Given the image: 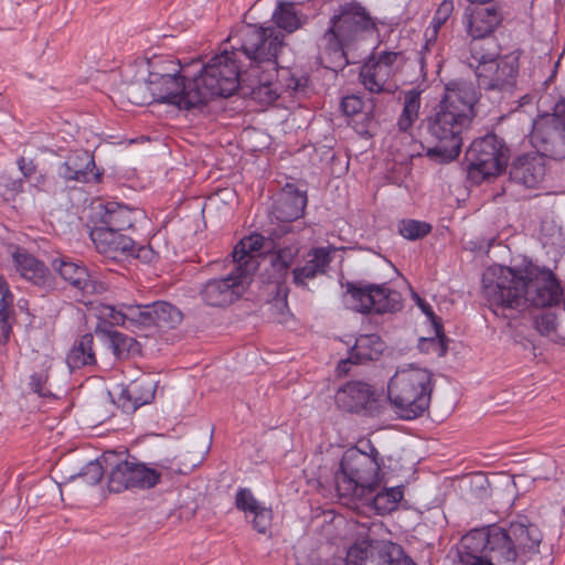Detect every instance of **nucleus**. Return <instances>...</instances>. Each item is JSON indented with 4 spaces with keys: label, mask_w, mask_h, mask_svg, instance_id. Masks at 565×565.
<instances>
[{
    "label": "nucleus",
    "mask_w": 565,
    "mask_h": 565,
    "mask_svg": "<svg viewBox=\"0 0 565 565\" xmlns=\"http://www.w3.org/2000/svg\"><path fill=\"white\" fill-rule=\"evenodd\" d=\"M262 34V25H241L227 38L231 50L224 49L221 54L211 57L193 75L199 108L214 97L227 98L235 93L259 104L271 103L275 95L266 85L276 76L274 63L269 58L274 55L269 47L267 52L262 50L265 41Z\"/></svg>",
    "instance_id": "1"
},
{
    "label": "nucleus",
    "mask_w": 565,
    "mask_h": 565,
    "mask_svg": "<svg viewBox=\"0 0 565 565\" xmlns=\"http://www.w3.org/2000/svg\"><path fill=\"white\" fill-rule=\"evenodd\" d=\"M483 296L491 310L546 308L565 299L561 280L530 258L514 259L510 266H492L482 275Z\"/></svg>",
    "instance_id": "2"
},
{
    "label": "nucleus",
    "mask_w": 565,
    "mask_h": 565,
    "mask_svg": "<svg viewBox=\"0 0 565 565\" xmlns=\"http://www.w3.org/2000/svg\"><path fill=\"white\" fill-rule=\"evenodd\" d=\"M461 565H520L507 527L490 525L465 534L458 547Z\"/></svg>",
    "instance_id": "3"
},
{
    "label": "nucleus",
    "mask_w": 565,
    "mask_h": 565,
    "mask_svg": "<svg viewBox=\"0 0 565 565\" xmlns=\"http://www.w3.org/2000/svg\"><path fill=\"white\" fill-rule=\"evenodd\" d=\"M433 374L426 369L397 370L387 385V398L396 414L406 420L420 417L429 407Z\"/></svg>",
    "instance_id": "4"
},
{
    "label": "nucleus",
    "mask_w": 565,
    "mask_h": 565,
    "mask_svg": "<svg viewBox=\"0 0 565 565\" xmlns=\"http://www.w3.org/2000/svg\"><path fill=\"white\" fill-rule=\"evenodd\" d=\"M473 118L461 113L448 103H438L434 114L427 118V131L436 141L434 147H428L426 156L437 163H448L458 158L463 137Z\"/></svg>",
    "instance_id": "5"
},
{
    "label": "nucleus",
    "mask_w": 565,
    "mask_h": 565,
    "mask_svg": "<svg viewBox=\"0 0 565 565\" xmlns=\"http://www.w3.org/2000/svg\"><path fill=\"white\" fill-rule=\"evenodd\" d=\"M383 479L380 463L359 448L348 449L343 454L334 476L339 495L351 500L365 498L372 490L380 488Z\"/></svg>",
    "instance_id": "6"
},
{
    "label": "nucleus",
    "mask_w": 565,
    "mask_h": 565,
    "mask_svg": "<svg viewBox=\"0 0 565 565\" xmlns=\"http://www.w3.org/2000/svg\"><path fill=\"white\" fill-rule=\"evenodd\" d=\"M510 150L495 134L475 139L466 152L467 180L472 185L501 174L507 169Z\"/></svg>",
    "instance_id": "7"
},
{
    "label": "nucleus",
    "mask_w": 565,
    "mask_h": 565,
    "mask_svg": "<svg viewBox=\"0 0 565 565\" xmlns=\"http://www.w3.org/2000/svg\"><path fill=\"white\" fill-rule=\"evenodd\" d=\"M300 250L301 247L298 243L275 244L271 249H267L268 266L265 268L263 276L267 282L275 285L271 291L275 295L270 302L278 315L282 317L289 312L288 295L290 288L287 280L290 275L292 276V269L297 265Z\"/></svg>",
    "instance_id": "8"
},
{
    "label": "nucleus",
    "mask_w": 565,
    "mask_h": 565,
    "mask_svg": "<svg viewBox=\"0 0 565 565\" xmlns=\"http://www.w3.org/2000/svg\"><path fill=\"white\" fill-rule=\"evenodd\" d=\"M345 290L351 299V308L363 315L395 313L403 308L401 292L386 284L347 281Z\"/></svg>",
    "instance_id": "9"
},
{
    "label": "nucleus",
    "mask_w": 565,
    "mask_h": 565,
    "mask_svg": "<svg viewBox=\"0 0 565 565\" xmlns=\"http://www.w3.org/2000/svg\"><path fill=\"white\" fill-rule=\"evenodd\" d=\"M347 565H416L402 545L390 540L365 536L348 550Z\"/></svg>",
    "instance_id": "10"
},
{
    "label": "nucleus",
    "mask_w": 565,
    "mask_h": 565,
    "mask_svg": "<svg viewBox=\"0 0 565 565\" xmlns=\"http://www.w3.org/2000/svg\"><path fill=\"white\" fill-rule=\"evenodd\" d=\"M157 463L148 466L129 454L113 465L108 475V489L120 493L125 490H149L161 482L162 472Z\"/></svg>",
    "instance_id": "11"
},
{
    "label": "nucleus",
    "mask_w": 565,
    "mask_h": 565,
    "mask_svg": "<svg viewBox=\"0 0 565 565\" xmlns=\"http://www.w3.org/2000/svg\"><path fill=\"white\" fill-rule=\"evenodd\" d=\"M520 71V53L512 52L494 62L475 67L479 88L497 93L499 98L511 97L516 89Z\"/></svg>",
    "instance_id": "12"
},
{
    "label": "nucleus",
    "mask_w": 565,
    "mask_h": 565,
    "mask_svg": "<svg viewBox=\"0 0 565 565\" xmlns=\"http://www.w3.org/2000/svg\"><path fill=\"white\" fill-rule=\"evenodd\" d=\"M329 25L353 44L379 32L375 18L355 0L339 4L329 20Z\"/></svg>",
    "instance_id": "13"
},
{
    "label": "nucleus",
    "mask_w": 565,
    "mask_h": 565,
    "mask_svg": "<svg viewBox=\"0 0 565 565\" xmlns=\"http://www.w3.org/2000/svg\"><path fill=\"white\" fill-rule=\"evenodd\" d=\"M404 62L402 52H373L361 66L360 82L372 94L392 93L390 79L401 71Z\"/></svg>",
    "instance_id": "14"
},
{
    "label": "nucleus",
    "mask_w": 565,
    "mask_h": 565,
    "mask_svg": "<svg viewBox=\"0 0 565 565\" xmlns=\"http://www.w3.org/2000/svg\"><path fill=\"white\" fill-rule=\"evenodd\" d=\"M263 32L264 34H262V36L265 39V41L264 45L262 44V50L264 49L267 52V47L270 49V53L274 56H269V58L274 63V73L276 74V76H273V79L267 85L268 88L273 90L275 95V98L271 100L270 104L275 103L278 99L279 87L295 93H305L310 81L309 76L306 73L300 71L294 72L290 68H278L277 56L285 44L284 34L274 28L264 26Z\"/></svg>",
    "instance_id": "15"
},
{
    "label": "nucleus",
    "mask_w": 565,
    "mask_h": 565,
    "mask_svg": "<svg viewBox=\"0 0 565 565\" xmlns=\"http://www.w3.org/2000/svg\"><path fill=\"white\" fill-rule=\"evenodd\" d=\"M565 117L553 110L533 125L530 141L542 159H565Z\"/></svg>",
    "instance_id": "16"
},
{
    "label": "nucleus",
    "mask_w": 565,
    "mask_h": 565,
    "mask_svg": "<svg viewBox=\"0 0 565 565\" xmlns=\"http://www.w3.org/2000/svg\"><path fill=\"white\" fill-rule=\"evenodd\" d=\"M338 408L362 416L375 417L383 411V399L375 388L361 381L341 386L334 396Z\"/></svg>",
    "instance_id": "17"
},
{
    "label": "nucleus",
    "mask_w": 565,
    "mask_h": 565,
    "mask_svg": "<svg viewBox=\"0 0 565 565\" xmlns=\"http://www.w3.org/2000/svg\"><path fill=\"white\" fill-rule=\"evenodd\" d=\"M192 77L193 75H182L161 81H147V86L157 103L190 110L199 108V104L195 102L196 92Z\"/></svg>",
    "instance_id": "18"
},
{
    "label": "nucleus",
    "mask_w": 565,
    "mask_h": 565,
    "mask_svg": "<svg viewBox=\"0 0 565 565\" xmlns=\"http://www.w3.org/2000/svg\"><path fill=\"white\" fill-rule=\"evenodd\" d=\"M250 277L242 270H233L223 278L207 280L200 290L204 303L210 307H224L238 299L244 290V285L249 282Z\"/></svg>",
    "instance_id": "19"
},
{
    "label": "nucleus",
    "mask_w": 565,
    "mask_h": 565,
    "mask_svg": "<svg viewBox=\"0 0 565 565\" xmlns=\"http://www.w3.org/2000/svg\"><path fill=\"white\" fill-rule=\"evenodd\" d=\"M57 175L65 182L100 183L104 170L98 169L94 156L87 150H75L67 154L57 168Z\"/></svg>",
    "instance_id": "20"
},
{
    "label": "nucleus",
    "mask_w": 565,
    "mask_h": 565,
    "mask_svg": "<svg viewBox=\"0 0 565 565\" xmlns=\"http://www.w3.org/2000/svg\"><path fill=\"white\" fill-rule=\"evenodd\" d=\"M52 267L61 278L78 290L83 297L102 295L108 290V284L93 277L86 266L73 262L68 257L55 258Z\"/></svg>",
    "instance_id": "21"
},
{
    "label": "nucleus",
    "mask_w": 565,
    "mask_h": 565,
    "mask_svg": "<svg viewBox=\"0 0 565 565\" xmlns=\"http://www.w3.org/2000/svg\"><path fill=\"white\" fill-rule=\"evenodd\" d=\"M307 204V190L287 182L275 195L270 213L278 222L291 223L303 216Z\"/></svg>",
    "instance_id": "22"
},
{
    "label": "nucleus",
    "mask_w": 565,
    "mask_h": 565,
    "mask_svg": "<svg viewBox=\"0 0 565 565\" xmlns=\"http://www.w3.org/2000/svg\"><path fill=\"white\" fill-rule=\"evenodd\" d=\"M276 243L262 234L253 233L242 238L232 252L233 263L236 270H242L244 275L250 278L258 268V259L255 254L267 255V249H271Z\"/></svg>",
    "instance_id": "23"
},
{
    "label": "nucleus",
    "mask_w": 565,
    "mask_h": 565,
    "mask_svg": "<svg viewBox=\"0 0 565 565\" xmlns=\"http://www.w3.org/2000/svg\"><path fill=\"white\" fill-rule=\"evenodd\" d=\"M332 262V253L327 247H312L302 257V263L297 260L292 269V284L303 290H309L308 282L319 276L326 275Z\"/></svg>",
    "instance_id": "24"
},
{
    "label": "nucleus",
    "mask_w": 565,
    "mask_h": 565,
    "mask_svg": "<svg viewBox=\"0 0 565 565\" xmlns=\"http://www.w3.org/2000/svg\"><path fill=\"white\" fill-rule=\"evenodd\" d=\"M466 30L471 39L493 38V32L502 23L503 13L494 4L477 6L465 13Z\"/></svg>",
    "instance_id": "25"
},
{
    "label": "nucleus",
    "mask_w": 565,
    "mask_h": 565,
    "mask_svg": "<svg viewBox=\"0 0 565 565\" xmlns=\"http://www.w3.org/2000/svg\"><path fill=\"white\" fill-rule=\"evenodd\" d=\"M546 172L545 161L537 152H527L513 159L509 178L511 182L529 189L537 188L544 180Z\"/></svg>",
    "instance_id": "26"
},
{
    "label": "nucleus",
    "mask_w": 565,
    "mask_h": 565,
    "mask_svg": "<svg viewBox=\"0 0 565 565\" xmlns=\"http://www.w3.org/2000/svg\"><path fill=\"white\" fill-rule=\"evenodd\" d=\"M90 238L98 253L110 259H128L135 252V241L119 231L111 232L109 228H93Z\"/></svg>",
    "instance_id": "27"
},
{
    "label": "nucleus",
    "mask_w": 565,
    "mask_h": 565,
    "mask_svg": "<svg viewBox=\"0 0 565 565\" xmlns=\"http://www.w3.org/2000/svg\"><path fill=\"white\" fill-rule=\"evenodd\" d=\"M321 41V52L318 57L319 63L334 74L343 71L349 65L345 49L353 45V43L340 36L338 31L330 25H328Z\"/></svg>",
    "instance_id": "28"
},
{
    "label": "nucleus",
    "mask_w": 565,
    "mask_h": 565,
    "mask_svg": "<svg viewBox=\"0 0 565 565\" xmlns=\"http://www.w3.org/2000/svg\"><path fill=\"white\" fill-rule=\"evenodd\" d=\"M479 85L476 87L475 84L466 79H452L445 86V95L439 103L451 104L458 108L459 111L469 115L475 118L477 116L476 105L481 97V90Z\"/></svg>",
    "instance_id": "29"
},
{
    "label": "nucleus",
    "mask_w": 565,
    "mask_h": 565,
    "mask_svg": "<svg viewBox=\"0 0 565 565\" xmlns=\"http://www.w3.org/2000/svg\"><path fill=\"white\" fill-rule=\"evenodd\" d=\"M158 382L150 376H140L125 386L117 399L124 413L132 414L143 405L150 404L156 397Z\"/></svg>",
    "instance_id": "30"
},
{
    "label": "nucleus",
    "mask_w": 565,
    "mask_h": 565,
    "mask_svg": "<svg viewBox=\"0 0 565 565\" xmlns=\"http://www.w3.org/2000/svg\"><path fill=\"white\" fill-rule=\"evenodd\" d=\"M12 259L21 277L43 289L53 287L54 279L50 269L43 262L29 254L25 249L17 247L12 254Z\"/></svg>",
    "instance_id": "31"
},
{
    "label": "nucleus",
    "mask_w": 565,
    "mask_h": 565,
    "mask_svg": "<svg viewBox=\"0 0 565 565\" xmlns=\"http://www.w3.org/2000/svg\"><path fill=\"white\" fill-rule=\"evenodd\" d=\"M507 530L519 554L520 565H524L529 554L539 552L542 533L535 524L521 521L511 522Z\"/></svg>",
    "instance_id": "32"
},
{
    "label": "nucleus",
    "mask_w": 565,
    "mask_h": 565,
    "mask_svg": "<svg viewBox=\"0 0 565 565\" xmlns=\"http://www.w3.org/2000/svg\"><path fill=\"white\" fill-rule=\"evenodd\" d=\"M99 226L95 228H109V231H119L131 228L137 217L142 214L139 209H131L122 203L106 202L100 205Z\"/></svg>",
    "instance_id": "33"
},
{
    "label": "nucleus",
    "mask_w": 565,
    "mask_h": 565,
    "mask_svg": "<svg viewBox=\"0 0 565 565\" xmlns=\"http://www.w3.org/2000/svg\"><path fill=\"white\" fill-rule=\"evenodd\" d=\"M95 333L102 337L118 360L129 359L141 353L140 343L128 334L103 327L102 324L96 327Z\"/></svg>",
    "instance_id": "34"
},
{
    "label": "nucleus",
    "mask_w": 565,
    "mask_h": 565,
    "mask_svg": "<svg viewBox=\"0 0 565 565\" xmlns=\"http://www.w3.org/2000/svg\"><path fill=\"white\" fill-rule=\"evenodd\" d=\"M124 312L110 321V326H119L132 331L136 330H148L152 328V316L150 310V303L141 305L137 301L132 303H121L119 306Z\"/></svg>",
    "instance_id": "35"
},
{
    "label": "nucleus",
    "mask_w": 565,
    "mask_h": 565,
    "mask_svg": "<svg viewBox=\"0 0 565 565\" xmlns=\"http://www.w3.org/2000/svg\"><path fill=\"white\" fill-rule=\"evenodd\" d=\"M340 107L347 117L361 116L360 134H367L370 129L376 126L374 118L375 102L373 98L364 100L359 95H347L342 97Z\"/></svg>",
    "instance_id": "36"
},
{
    "label": "nucleus",
    "mask_w": 565,
    "mask_h": 565,
    "mask_svg": "<svg viewBox=\"0 0 565 565\" xmlns=\"http://www.w3.org/2000/svg\"><path fill=\"white\" fill-rule=\"evenodd\" d=\"M403 497L404 487L396 486L391 488L385 487L383 490L376 488L372 490L370 494L365 495V498H356L354 501L371 507L380 515H386L397 509Z\"/></svg>",
    "instance_id": "37"
},
{
    "label": "nucleus",
    "mask_w": 565,
    "mask_h": 565,
    "mask_svg": "<svg viewBox=\"0 0 565 565\" xmlns=\"http://www.w3.org/2000/svg\"><path fill=\"white\" fill-rule=\"evenodd\" d=\"M385 349L386 344L379 334H360L350 348L351 359H355L360 364L376 361Z\"/></svg>",
    "instance_id": "38"
},
{
    "label": "nucleus",
    "mask_w": 565,
    "mask_h": 565,
    "mask_svg": "<svg viewBox=\"0 0 565 565\" xmlns=\"http://www.w3.org/2000/svg\"><path fill=\"white\" fill-rule=\"evenodd\" d=\"M93 345L94 335L92 333L88 332L81 335L67 353L66 363L68 367L77 370L84 366H95L97 359Z\"/></svg>",
    "instance_id": "39"
},
{
    "label": "nucleus",
    "mask_w": 565,
    "mask_h": 565,
    "mask_svg": "<svg viewBox=\"0 0 565 565\" xmlns=\"http://www.w3.org/2000/svg\"><path fill=\"white\" fill-rule=\"evenodd\" d=\"M150 310L153 320L152 328L173 329L178 327L183 319L181 310L168 301L159 300L151 302Z\"/></svg>",
    "instance_id": "40"
},
{
    "label": "nucleus",
    "mask_w": 565,
    "mask_h": 565,
    "mask_svg": "<svg viewBox=\"0 0 565 565\" xmlns=\"http://www.w3.org/2000/svg\"><path fill=\"white\" fill-rule=\"evenodd\" d=\"M305 14H298L295 10L292 2L279 1L277 8L273 13V20L276 24V30L281 33L280 30L287 33H292L306 22ZM275 29V26H273Z\"/></svg>",
    "instance_id": "41"
},
{
    "label": "nucleus",
    "mask_w": 565,
    "mask_h": 565,
    "mask_svg": "<svg viewBox=\"0 0 565 565\" xmlns=\"http://www.w3.org/2000/svg\"><path fill=\"white\" fill-rule=\"evenodd\" d=\"M149 74L147 81H161L168 77H180L182 75H190L186 70H183L178 60L170 57H160L149 63Z\"/></svg>",
    "instance_id": "42"
},
{
    "label": "nucleus",
    "mask_w": 565,
    "mask_h": 565,
    "mask_svg": "<svg viewBox=\"0 0 565 565\" xmlns=\"http://www.w3.org/2000/svg\"><path fill=\"white\" fill-rule=\"evenodd\" d=\"M420 108V93L416 89H409L405 93L404 107L398 117L397 126L401 131H407L418 117Z\"/></svg>",
    "instance_id": "43"
},
{
    "label": "nucleus",
    "mask_w": 565,
    "mask_h": 565,
    "mask_svg": "<svg viewBox=\"0 0 565 565\" xmlns=\"http://www.w3.org/2000/svg\"><path fill=\"white\" fill-rule=\"evenodd\" d=\"M471 57L477 62L476 66H482L483 63L494 62L499 57V46L494 38L481 40L471 39L470 43Z\"/></svg>",
    "instance_id": "44"
},
{
    "label": "nucleus",
    "mask_w": 565,
    "mask_h": 565,
    "mask_svg": "<svg viewBox=\"0 0 565 565\" xmlns=\"http://www.w3.org/2000/svg\"><path fill=\"white\" fill-rule=\"evenodd\" d=\"M448 343L449 339L443 329L441 333L435 331L434 337L420 338L418 341V350L423 353H435L440 358L447 354Z\"/></svg>",
    "instance_id": "45"
},
{
    "label": "nucleus",
    "mask_w": 565,
    "mask_h": 565,
    "mask_svg": "<svg viewBox=\"0 0 565 565\" xmlns=\"http://www.w3.org/2000/svg\"><path fill=\"white\" fill-rule=\"evenodd\" d=\"M136 301L131 296L127 295L122 290H117L113 294L110 302L100 303L99 312L102 317L108 322L113 321L116 317H118L124 310L119 308L122 303H132Z\"/></svg>",
    "instance_id": "46"
},
{
    "label": "nucleus",
    "mask_w": 565,
    "mask_h": 565,
    "mask_svg": "<svg viewBox=\"0 0 565 565\" xmlns=\"http://www.w3.org/2000/svg\"><path fill=\"white\" fill-rule=\"evenodd\" d=\"M431 232V225L424 221L402 220L398 233L408 241L422 239Z\"/></svg>",
    "instance_id": "47"
},
{
    "label": "nucleus",
    "mask_w": 565,
    "mask_h": 565,
    "mask_svg": "<svg viewBox=\"0 0 565 565\" xmlns=\"http://www.w3.org/2000/svg\"><path fill=\"white\" fill-rule=\"evenodd\" d=\"M50 375L47 370L33 372L29 376L28 388L31 393L36 394L41 398L55 399L56 396L47 387Z\"/></svg>",
    "instance_id": "48"
},
{
    "label": "nucleus",
    "mask_w": 565,
    "mask_h": 565,
    "mask_svg": "<svg viewBox=\"0 0 565 565\" xmlns=\"http://www.w3.org/2000/svg\"><path fill=\"white\" fill-rule=\"evenodd\" d=\"M260 503L248 488H239L235 497V507L243 512H255Z\"/></svg>",
    "instance_id": "49"
},
{
    "label": "nucleus",
    "mask_w": 565,
    "mask_h": 565,
    "mask_svg": "<svg viewBox=\"0 0 565 565\" xmlns=\"http://www.w3.org/2000/svg\"><path fill=\"white\" fill-rule=\"evenodd\" d=\"M104 476V468L98 460L89 461L82 468L78 477L82 478L87 484H97Z\"/></svg>",
    "instance_id": "50"
},
{
    "label": "nucleus",
    "mask_w": 565,
    "mask_h": 565,
    "mask_svg": "<svg viewBox=\"0 0 565 565\" xmlns=\"http://www.w3.org/2000/svg\"><path fill=\"white\" fill-rule=\"evenodd\" d=\"M253 518V527L260 534H266L271 525L273 512L263 505H259L255 512H250Z\"/></svg>",
    "instance_id": "51"
},
{
    "label": "nucleus",
    "mask_w": 565,
    "mask_h": 565,
    "mask_svg": "<svg viewBox=\"0 0 565 565\" xmlns=\"http://www.w3.org/2000/svg\"><path fill=\"white\" fill-rule=\"evenodd\" d=\"M533 324L541 335L548 337L556 330V315L553 312L541 313L534 318Z\"/></svg>",
    "instance_id": "52"
},
{
    "label": "nucleus",
    "mask_w": 565,
    "mask_h": 565,
    "mask_svg": "<svg viewBox=\"0 0 565 565\" xmlns=\"http://www.w3.org/2000/svg\"><path fill=\"white\" fill-rule=\"evenodd\" d=\"M454 11V2L444 0L433 17L434 34L447 22Z\"/></svg>",
    "instance_id": "53"
},
{
    "label": "nucleus",
    "mask_w": 565,
    "mask_h": 565,
    "mask_svg": "<svg viewBox=\"0 0 565 565\" xmlns=\"http://www.w3.org/2000/svg\"><path fill=\"white\" fill-rule=\"evenodd\" d=\"M417 306L419 307V309L422 310V312L427 317V319L430 321L433 328H434V331H437L439 333H441V330H443V320L440 317H438L431 306L424 299H422L420 297L417 296Z\"/></svg>",
    "instance_id": "54"
},
{
    "label": "nucleus",
    "mask_w": 565,
    "mask_h": 565,
    "mask_svg": "<svg viewBox=\"0 0 565 565\" xmlns=\"http://www.w3.org/2000/svg\"><path fill=\"white\" fill-rule=\"evenodd\" d=\"M33 183L32 185L41 192H45L47 194L54 195L56 193V184L53 178H50L45 174H38L33 175Z\"/></svg>",
    "instance_id": "55"
},
{
    "label": "nucleus",
    "mask_w": 565,
    "mask_h": 565,
    "mask_svg": "<svg viewBox=\"0 0 565 565\" xmlns=\"http://www.w3.org/2000/svg\"><path fill=\"white\" fill-rule=\"evenodd\" d=\"M157 257L158 254L153 250V248L150 245H135V252L130 256V258H138L146 264L153 262Z\"/></svg>",
    "instance_id": "56"
},
{
    "label": "nucleus",
    "mask_w": 565,
    "mask_h": 565,
    "mask_svg": "<svg viewBox=\"0 0 565 565\" xmlns=\"http://www.w3.org/2000/svg\"><path fill=\"white\" fill-rule=\"evenodd\" d=\"M436 44L435 40H428L423 49L418 52L420 71L426 74L429 58L433 56L431 46Z\"/></svg>",
    "instance_id": "57"
},
{
    "label": "nucleus",
    "mask_w": 565,
    "mask_h": 565,
    "mask_svg": "<svg viewBox=\"0 0 565 565\" xmlns=\"http://www.w3.org/2000/svg\"><path fill=\"white\" fill-rule=\"evenodd\" d=\"M18 167L26 180H32V177L36 173V164L34 161L26 160L24 157L18 159Z\"/></svg>",
    "instance_id": "58"
},
{
    "label": "nucleus",
    "mask_w": 565,
    "mask_h": 565,
    "mask_svg": "<svg viewBox=\"0 0 565 565\" xmlns=\"http://www.w3.org/2000/svg\"><path fill=\"white\" fill-rule=\"evenodd\" d=\"M13 301H14V297L11 291L1 294L0 316L3 315V316L10 317L11 313H13Z\"/></svg>",
    "instance_id": "59"
},
{
    "label": "nucleus",
    "mask_w": 565,
    "mask_h": 565,
    "mask_svg": "<svg viewBox=\"0 0 565 565\" xmlns=\"http://www.w3.org/2000/svg\"><path fill=\"white\" fill-rule=\"evenodd\" d=\"M12 328L8 316H0V344H6L11 334Z\"/></svg>",
    "instance_id": "60"
},
{
    "label": "nucleus",
    "mask_w": 565,
    "mask_h": 565,
    "mask_svg": "<svg viewBox=\"0 0 565 565\" xmlns=\"http://www.w3.org/2000/svg\"><path fill=\"white\" fill-rule=\"evenodd\" d=\"M359 364L355 359H351V351L349 350V355L347 359L341 360L337 365V372L339 375H347L350 372V365Z\"/></svg>",
    "instance_id": "61"
},
{
    "label": "nucleus",
    "mask_w": 565,
    "mask_h": 565,
    "mask_svg": "<svg viewBox=\"0 0 565 565\" xmlns=\"http://www.w3.org/2000/svg\"><path fill=\"white\" fill-rule=\"evenodd\" d=\"M366 447L369 450H361L363 454H365L367 457H371L374 459L376 463H380V466H383V459L380 456L379 450L371 444V441L366 443Z\"/></svg>",
    "instance_id": "62"
},
{
    "label": "nucleus",
    "mask_w": 565,
    "mask_h": 565,
    "mask_svg": "<svg viewBox=\"0 0 565 565\" xmlns=\"http://www.w3.org/2000/svg\"><path fill=\"white\" fill-rule=\"evenodd\" d=\"M10 291L7 280L0 275V295Z\"/></svg>",
    "instance_id": "63"
},
{
    "label": "nucleus",
    "mask_w": 565,
    "mask_h": 565,
    "mask_svg": "<svg viewBox=\"0 0 565 565\" xmlns=\"http://www.w3.org/2000/svg\"><path fill=\"white\" fill-rule=\"evenodd\" d=\"M22 185H23V181L22 180H18V181L13 182V189L14 190L21 191L22 190Z\"/></svg>",
    "instance_id": "64"
}]
</instances>
